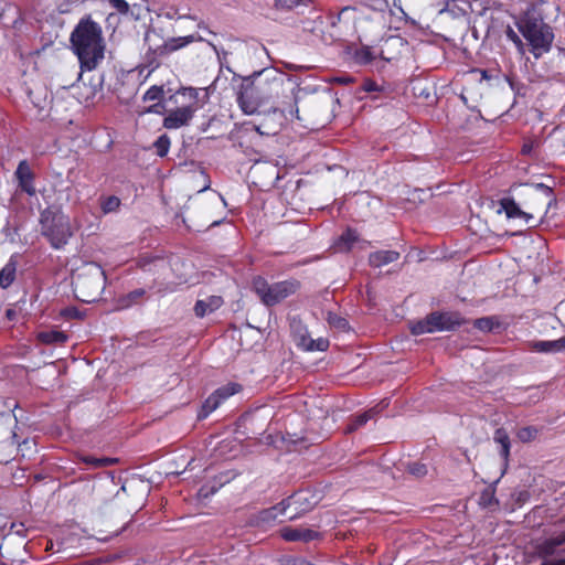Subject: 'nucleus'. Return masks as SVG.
Here are the masks:
<instances>
[{
    "mask_svg": "<svg viewBox=\"0 0 565 565\" xmlns=\"http://www.w3.org/2000/svg\"><path fill=\"white\" fill-rule=\"evenodd\" d=\"M263 73H254L252 76L243 78V82L237 92V103L241 109L246 115H254L258 108L265 104L260 88H264Z\"/></svg>",
    "mask_w": 565,
    "mask_h": 565,
    "instance_id": "39448f33",
    "label": "nucleus"
},
{
    "mask_svg": "<svg viewBox=\"0 0 565 565\" xmlns=\"http://www.w3.org/2000/svg\"><path fill=\"white\" fill-rule=\"evenodd\" d=\"M106 277L96 263H87L72 274V286L76 298L83 302L96 301L105 289Z\"/></svg>",
    "mask_w": 565,
    "mask_h": 565,
    "instance_id": "7ed1b4c3",
    "label": "nucleus"
},
{
    "mask_svg": "<svg viewBox=\"0 0 565 565\" xmlns=\"http://www.w3.org/2000/svg\"><path fill=\"white\" fill-rule=\"evenodd\" d=\"M404 469L415 479H420L427 475L426 465L419 461L407 462L404 465Z\"/></svg>",
    "mask_w": 565,
    "mask_h": 565,
    "instance_id": "7c9ffc66",
    "label": "nucleus"
},
{
    "mask_svg": "<svg viewBox=\"0 0 565 565\" xmlns=\"http://www.w3.org/2000/svg\"><path fill=\"white\" fill-rule=\"evenodd\" d=\"M376 89V85L373 82H365L364 84V90L365 92H372Z\"/></svg>",
    "mask_w": 565,
    "mask_h": 565,
    "instance_id": "de8ad7c7",
    "label": "nucleus"
},
{
    "mask_svg": "<svg viewBox=\"0 0 565 565\" xmlns=\"http://www.w3.org/2000/svg\"><path fill=\"white\" fill-rule=\"evenodd\" d=\"M493 440H494V443L500 445L499 454L503 459L507 460L510 455V447H511L510 438H509L507 430L503 428H498L494 431Z\"/></svg>",
    "mask_w": 565,
    "mask_h": 565,
    "instance_id": "4be33fe9",
    "label": "nucleus"
},
{
    "mask_svg": "<svg viewBox=\"0 0 565 565\" xmlns=\"http://www.w3.org/2000/svg\"><path fill=\"white\" fill-rule=\"evenodd\" d=\"M294 114L298 117V107H296L295 109L294 108L290 109V115H294Z\"/></svg>",
    "mask_w": 565,
    "mask_h": 565,
    "instance_id": "5fc2aeb1",
    "label": "nucleus"
},
{
    "mask_svg": "<svg viewBox=\"0 0 565 565\" xmlns=\"http://www.w3.org/2000/svg\"><path fill=\"white\" fill-rule=\"evenodd\" d=\"M473 327L482 332H491L500 327V322L497 317H482L473 321Z\"/></svg>",
    "mask_w": 565,
    "mask_h": 565,
    "instance_id": "bb28decb",
    "label": "nucleus"
},
{
    "mask_svg": "<svg viewBox=\"0 0 565 565\" xmlns=\"http://www.w3.org/2000/svg\"><path fill=\"white\" fill-rule=\"evenodd\" d=\"M505 35L515 44L518 52L523 55L525 53V43L522 41L519 34L511 26H508L505 30Z\"/></svg>",
    "mask_w": 565,
    "mask_h": 565,
    "instance_id": "f704fd0d",
    "label": "nucleus"
},
{
    "mask_svg": "<svg viewBox=\"0 0 565 565\" xmlns=\"http://www.w3.org/2000/svg\"><path fill=\"white\" fill-rule=\"evenodd\" d=\"M465 322L458 313L452 312H433L425 319L415 322L411 331L415 335L433 333L436 331H449L461 326Z\"/></svg>",
    "mask_w": 565,
    "mask_h": 565,
    "instance_id": "0eeeda50",
    "label": "nucleus"
},
{
    "mask_svg": "<svg viewBox=\"0 0 565 565\" xmlns=\"http://www.w3.org/2000/svg\"><path fill=\"white\" fill-rule=\"evenodd\" d=\"M239 390L241 385L238 384H227L214 391L203 403L202 408L198 414V418L203 419L207 417L221 405V403L237 393Z\"/></svg>",
    "mask_w": 565,
    "mask_h": 565,
    "instance_id": "9b49d317",
    "label": "nucleus"
},
{
    "mask_svg": "<svg viewBox=\"0 0 565 565\" xmlns=\"http://www.w3.org/2000/svg\"><path fill=\"white\" fill-rule=\"evenodd\" d=\"M15 532H17L18 534H22L21 529H18Z\"/></svg>",
    "mask_w": 565,
    "mask_h": 565,
    "instance_id": "4d7b16f0",
    "label": "nucleus"
},
{
    "mask_svg": "<svg viewBox=\"0 0 565 565\" xmlns=\"http://www.w3.org/2000/svg\"><path fill=\"white\" fill-rule=\"evenodd\" d=\"M299 287L296 280H285L269 285L264 278L256 277L253 280V289L260 300L268 307L275 306L295 294Z\"/></svg>",
    "mask_w": 565,
    "mask_h": 565,
    "instance_id": "423d86ee",
    "label": "nucleus"
},
{
    "mask_svg": "<svg viewBox=\"0 0 565 565\" xmlns=\"http://www.w3.org/2000/svg\"><path fill=\"white\" fill-rule=\"evenodd\" d=\"M318 532L307 527H284L281 530V536L286 541L295 542H310L318 537Z\"/></svg>",
    "mask_w": 565,
    "mask_h": 565,
    "instance_id": "2eb2a0df",
    "label": "nucleus"
},
{
    "mask_svg": "<svg viewBox=\"0 0 565 565\" xmlns=\"http://www.w3.org/2000/svg\"><path fill=\"white\" fill-rule=\"evenodd\" d=\"M25 553L24 548L21 546L18 547L17 553H12L11 545L9 542L3 543L0 546V555L2 558L10 562L12 565L20 564L23 562L22 555Z\"/></svg>",
    "mask_w": 565,
    "mask_h": 565,
    "instance_id": "5701e85b",
    "label": "nucleus"
},
{
    "mask_svg": "<svg viewBox=\"0 0 565 565\" xmlns=\"http://www.w3.org/2000/svg\"><path fill=\"white\" fill-rule=\"evenodd\" d=\"M14 174L19 181L21 190L29 195H34L35 188L33 185V172L25 160L19 163Z\"/></svg>",
    "mask_w": 565,
    "mask_h": 565,
    "instance_id": "ddd939ff",
    "label": "nucleus"
},
{
    "mask_svg": "<svg viewBox=\"0 0 565 565\" xmlns=\"http://www.w3.org/2000/svg\"><path fill=\"white\" fill-rule=\"evenodd\" d=\"M154 147L157 149V153L160 156V157H164L168 151H169V147H170V139L167 135H162L160 136L157 141L154 142Z\"/></svg>",
    "mask_w": 565,
    "mask_h": 565,
    "instance_id": "c9c22d12",
    "label": "nucleus"
},
{
    "mask_svg": "<svg viewBox=\"0 0 565 565\" xmlns=\"http://www.w3.org/2000/svg\"><path fill=\"white\" fill-rule=\"evenodd\" d=\"M15 264L10 260L6 266L0 270V287L7 288L9 287L14 278H15Z\"/></svg>",
    "mask_w": 565,
    "mask_h": 565,
    "instance_id": "393cba45",
    "label": "nucleus"
},
{
    "mask_svg": "<svg viewBox=\"0 0 565 565\" xmlns=\"http://www.w3.org/2000/svg\"><path fill=\"white\" fill-rule=\"evenodd\" d=\"M373 60H374V55L371 52V50L367 47L361 49L355 53V61L359 64L365 65V64L371 63Z\"/></svg>",
    "mask_w": 565,
    "mask_h": 565,
    "instance_id": "4c0bfd02",
    "label": "nucleus"
},
{
    "mask_svg": "<svg viewBox=\"0 0 565 565\" xmlns=\"http://www.w3.org/2000/svg\"><path fill=\"white\" fill-rule=\"evenodd\" d=\"M70 42L82 70H95L104 58L105 43L102 28L90 17L79 20L71 33Z\"/></svg>",
    "mask_w": 565,
    "mask_h": 565,
    "instance_id": "f257e3e1",
    "label": "nucleus"
},
{
    "mask_svg": "<svg viewBox=\"0 0 565 565\" xmlns=\"http://www.w3.org/2000/svg\"><path fill=\"white\" fill-rule=\"evenodd\" d=\"M292 334L298 347L306 350L313 343V339L310 338L306 328L300 322L292 323Z\"/></svg>",
    "mask_w": 565,
    "mask_h": 565,
    "instance_id": "412c9836",
    "label": "nucleus"
},
{
    "mask_svg": "<svg viewBox=\"0 0 565 565\" xmlns=\"http://www.w3.org/2000/svg\"><path fill=\"white\" fill-rule=\"evenodd\" d=\"M163 88L161 86L153 85L151 86L143 95V100H160L163 97Z\"/></svg>",
    "mask_w": 565,
    "mask_h": 565,
    "instance_id": "e433bc0d",
    "label": "nucleus"
},
{
    "mask_svg": "<svg viewBox=\"0 0 565 565\" xmlns=\"http://www.w3.org/2000/svg\"><path fill=\"white\" fill-rule=\"evenodd\" d=\"M147 290L145 288H137L128 294L121 295L116 300V308L118 310L128 309L135 305L140 303L146 299Z\"/></svg>",
    "mask_w": 565,
    "mask_h": 565,
    "instance_id": "a211bd4d",
    "label": "nucleus"
},
{
    "mask_svg": "<svg viewBox=\"0 0 565 565\" xmlns=\"http://www.w3.org/2000/svg\"><path fill=\"white\" fill-rule=\"evenodd\" d=\"M116 461H117L116 459L107 458V457L98 458L95 460V467H107V466L113 465Z\"/></svg>",
    "mask_w": 565,
    "mask_h": 565,
    "instance_id": "c03bdc74",
    "label": "nucleus"
},
{
    "mask_svg": "<svg viewBox=\"0 0 565 565\" xmlns=\"http://www.w3.org/2000/svg\"><path fill=\"white\" fill-rule=\"evenodd\" d=\"M398 258L399 253L396 250H377L370 254L369 264L372 267H382L396 262Z\"/></svg>",
    "mask_w": 565,
    "mask_h": 565,
    "instance_id": "6ab92c4d",
    "label": "nucleus"
},
{
    "mask_svg": "<svg viewBox=\"0 0 565 565\" xmlns=\"http://www.w3.org/2000/svg\"><path fill=\"white\" fill-rule=\"evenodd\" d=\"M531 350L540 353H555L559 352L557 340L554 341H532L530 342Z\"/></svg>",
    "mask_w": 565,
    "mask_h": 565,
    "instance_id": "cd10ccee",
    "label": "nucleus"
},
{
    "mask_svg": "<svg viewBox=\"0 0 565 565\" xmlns=\"http://www.w3.org/2000/svg\"><path fill=\"white\" fill-rule=\"evenodd\" d=\"M327 321L331 328H334L339 331H347L349 330V323L345 318L329 311L327 313Z\"/></svg>",
    "mask_w": 565,
    "mask_h": 565,
    "instance_id": "2f4dec72",
    "label": "nucleus"
},
{
    "mask_svg": "<svg viewBox=\"0 0 565 565\" xmlns=\"http://www.w3.org/2000/svg\"><path fill=\"white\" fill-rule=\"evenodd\" d=\"M303 1L305 0H275V6L279 9L291 10L303 3Z\"/></svg>",
    "mask_w": 565,
    "mask_h": 565,
    "instance_id": "58836bf2",
    "label": "nucleus"
},
{
    "mask_svg": "<svg viewBox=\"0 0 565 565\" xmlns=\"http://www.w3.org/2000/svg\"><path fill=\"white\" fill-rule=\"evenodd\" d=\"M376 414V408H371L363 414L352 416L349 425L345 428V433L355 431L360 427L364 426L370 419L374 418Z\"/></svg>",
    "mask_w": 565,
    "mask_h": 565,
    "instance_id": "aec40b11",
    "label": "nucleus"
},
{
    "mask_svg": "<svg viewBox=\"0 0 565 565\" xmlns=\"http://www.w3.org/2000/svg\"><path fill=\"white\" fill-rule=\"evenodd\" d=\"M536 550L543 557L542 565H565V558L559 557L565 554V531L545 539Z\"/></svg>",
    "mask_w": 565,
    "mask_h": 565,
    "instance_id": "6e6552de",
    "label": "nucleus"
},
{
    "mask_svg": "<svg viewBox=\"0 0 565 565\" xmlns=\"http://www.w3.org/2000/svg\"><path fill=\"white\" fill-rule=\"evenodd\" d=\"M542 200H543V199H541V200L535 199V202H537V203H535L534 209H536V210H542V209H544V207H545V206H542V205H541Z\"/></svg>",
    "mask_w": 565,
    "mask_h": 565,
    "instance_id": "864d4df0",
    "label": "nucleus"
},
{
    "mask_svg": "<svg viewBox=\"0 0 565 565\" xmlns=\"http://www.w3.org/2000/svg\"><path fill=\"white\" fill-rule=\"evenodd\" d=\"M500 205L501 209L499 210V212L504 211L509 218L520 217L523 218L525 223L530 225L534 221L533 214L522 211L512 199H502Z\"/></svg>",
    "mask_w": 565,
    "mask_h": 565,
    "instance_id": "f3484780",
    "label": "nucleus"
},
{
    "mask_svg": "<svg viewBox=\"0 0 565 565\" xmlns=\"http://www.w3.org/2000/svg\"><path fill=\"white\" fill-rule=\"evenodd\" d=\"M537 434H539V429L536 427L526 426V427L520 428L518 430L516 436L522 443H530L536 438Z\"/></svg>",
    "mask_w": 565,
    "mask_h": 565,
    "instance_id": "473e14b6",
    "label": "nucleus"
},
{
    "mask_svg": "<svg viewBox=\"0 0 565 565\" xmlns=\"http://www.w3.org/2000/svg\"><path fill=\"white\" fill-rule=\"evenodd\" d=\"M216 491V488L215 487H209L207 484L206 486H203L200 491H199V494L200 497L202 498H207L209 495H212L214 494Z\"/></svg>",
    "mask_w": 565,
    "mask_h": 565,
    "instance_id": "a18cd8bd",
    "label": "nucleus"
},
{
    "mask_svg": "<svg viewBox=\"0 0 565 565\" xmlns=\"http://www.w3.org/2000/svg\"><path fill=\"white\" fill-rule=\"evenodd\" d=\"M222 305L223 299L221 296H207L204 299H199L194 306L195 316L203 318L221 308Z\"/></svg>",
    "mask_w": 565,
    "mask_h": 565,
    "instance_id": "dca6fc26",
    "label": "nucleus"
},
{
    "mask_svg": "<svg viewBox=\"0 0 565 565\" xmlns=\"http://www.w3.org/2000/svg\"><path fill=\"white\" fill-rule=\"evenodd\" d=\"M372 10L384 12L388 8L386 0H370L367 4Z\"/></svg>",
    "mask_w": 565,
    "mask_h": 565,
    "instance_id": "a19ab883",
    "label": "nucleus"
},
{
    "mask_svg": "<svg viewBox=\"0 0 565 565\" xmlns=\"http://www.w3.org/2000/svg\"><path fill=\"white\" fill-rule=\"evenodd\" d=\"M530 186L544 196L541 202L542 206H551V204L555 201L551 186L543 183H532Z\"/></svg>",
    "mask_w": 565,
    "mask_h": 565,
    "instance_id": "c85d7f7f",
    "label": "nucleus"
},
{
    "mask_svg": "<svg viewBox=\"0 0 565 565\" xmlns=\"http://www.w3.org/2000/svg\"><path fill=\"white\" fill-rule=\"evenodd\" d=\"M41 233L55 249L64 247L73 235L70 217L58 209L47 207L41 212Z\"/></svg>",
    "mask_w": 565,
    "mask_h": 565,
    "instance_id": "20e7f679",
    "label": "nucleus"
},
{
    "mask_svg": "<svg viewBox=\"0 0 565 565\" xmlns=\"http://www.w3.org/2000/svg\"><path fill=\"white\" fill-rule=\"evenodd\" d=\"M110 6L120 13L129 11V4L125 0H109Z\"/></svg>",
    "mask_w": 565,
    "mask_h": 565,
    "instance_id": "79ce46f5",
    "label": "nucleus"
},
{
    "mask_svg": "<svg viewBox=\"0 0 565 565\" xmlns=\"http://www.w3.org/2000/svg\"><path fill=\"white\" fill-rule=\"evenodd\" d=\"M97 458H94V457H85L83 460L86 462V463H89V465H93L95 466V460Z\"/></svg>",
    "mask_w": 565,
    "mask_h": 565,
    "instance_id": "603ef678",
    "label": "nucleus"
},
{
    "mask_svg": "<svg viewBox=\"0 0 565 565\" xmlns=\"http://www.w3.org/2000/svg\"><path fill=\"white\" fill-rule=\"evenodd\" d=\"M559 352L565 351V335L557 340Z\"/></svg>",
    "mask_w": 565,
    "mask_h": 565,
    "instance_id": "8fccbe9b",
    "label": "nucleus"
},
{
    "mask_svg": "<svg viewBox=\"0 0 565 565\" xmlns=\"http://www.w3.org/2000/svg\"><path fill=\"white\" fill-rule=\"evenodd\" d=\"M350 81H351V78H349V77H337L335 78V82L341 83V84H347Z\"/></svg>",
    "mask_w": 565,
    "mask_h": 565,
    "instance_id": "3c124183",
    "label": "nucleus"
},
{
    "mask_svg": "<svg viewBox=\"0 0 565 565\" xmlns=\"http://www.w3.org/2000/svg\"><path fill=\"white\" fill-rule=\"evenodd\" d=\"M263 73L264 88H260L258 92L262 95L265 104L271 100L274 97L279 95V92L282 89V81L276 76L269 77L267 71H260Z\"/></svg>",
    "mask_w": 565,
    "mask_h": 565,
    "instance_id": "4468645a",
    "label": "nucleus"
},
{
    "mask_svg": "<svg viewBox=\"0 0 565 565\" xmlns=\"http://www.w3.org/2000/svg\"><path fill=\"white\" fill-rule=\"evenodd\" d=\"M286 441L292 445L303 444L307 441L306 437L298 436L297 434L287 433Z\"/></svg>",
    "mask_w": 565,
    "mask_h": 565,
    "instance_id": "37998d69",
    "label": "nucleus"
},
{
    "mask_svg": "<svg viewBox=\"0 0 565 565\" xmlns=\"http://www.w3.org/2000/svg\"><path fill=\"white\" fill-rule=\"evenodd\" d=\"M495 490L492 487H487L479 497V504L486 509H494L499 502L495 498Z\"/></svg>",
    "mask_w": 565,
    "mask_h": 565,
    "instance_id": "a878e982",
    "label": "nucleus"
},
{
    "mask_svg": "<svg viewBox=\"0 0 565 565\" xmlns=\"http://www.w3.org/2000/svg\"><path fill=\"white\" fill-rule=\"evenodd\" d=\"M17 316V312L14 309H8L6 311V317L9 319V320H13L14 317Z\"/></svg>",
    "mask_w": 565,
    "mask_h": 565,
    "instance_id": "09e8293b",
    "label": "nucleus"
},
{
    "mask_svg": "<svg viewBox=\"0 0 565 565\" xmlns=\"http://www.w3.org/2000/svg\"><path fill=\"white\" fill-rule=\"evenodd\" d=\"M100 206L105 214L111 213L119 209L120 200H119V198H117L115 195L107 196L102 200Z\"/></svg>",
    "mask_w": 565,
    "mask_h": 565,
    "instance_id": "72a5a7b5",
    "label": "nucleus"
},
{
    "mask_svg": "<svg viewBox=\"0 0 565 565\" xmlns=\"http://www.w3.org/2000/svg\"><path fill=\"white\" fill-rule=\"evenodd\" d=\"M302 501H307V498L302 493H295L294 495L289 497L286 500H282L278 504L259 512L258 520L259 522L263 523H271L276 521L279 515L285 514L287 509L295 505L296 512L289 516V519L292 520L297 518L299 511H305L308 509L301 507Z\"/></svg>",
    "mask_w": 565,
    "mask_h": 565,
    "instance_id": "1a4fd4ad",
    "label": "nucleus"
},
{
    "mask_svg": "<svg viewBox=\"0 0 565 565\" xmlns=\"http://www.w3.org/2000/svg\"><path fill=\"white\" fill-rule=\"evenodd\" d=\"M329 347V341L324 338H318L313 340V343L310 348H307L306 351H326Z\"/></svg>",
    "mask_w": 565,
    "mask_h": 565,
    "instance_id": "ea45409f",
    "label": "nucleus"
},
{
    "mask_svg": "<svg viewBox=\"0 0 565 565\" xmlns=\"http://www.w3.org/2000/svg\"><path fill=\"white\" fill-rule=\"evenodd\" d=\"M529 151V147L524 146L523 147V152H527Z\"/></svg>",
    "mask_w": 565,
    "mask_h": 565,
    "instance_id": "6e6d98bb",
    "label": "nucleus"
},
{
    "mask_svg": "<svg viewBox=\"0 0 565 565\" xmlns=\"http://www.w3.org/2000/svg\"><path fill=\"white\" fill-rule=\"evenodd\" d=\"M195 111L196 108L194 106H184L171 110L163 119V127L167 129H178L186 126Z\"/></svg>",
    "mask_w": 565,
    "mask_h": 565,
    "instance_id": "f8f14e48",
    "label": "nucleus"
},
{
    "mask_svg": "<svg viewBox=\"0 0 565 565\" xmlns=\"http://www.w3.org/2000/svg\"><path fill=\"white\" fill-rule=\"evenodd\" d=\"M194 40V35H188L180 38H171L168 41H163L161 44H158L160 38L156 31L147 32L145 38L149 51H152L157 55H167L192 43Z\"/></svg>",
    "mask_w": 565,
    "mask_h": 565,
    "instance_id": "9d476101",
    "label": "nucleus"
},
{
    "mask_svg": "<svg viewBox=\"0 0 565 565\" xmlns=\"http://www.w3.org/2000/svg\"><path fill=\"white\" fill-rule=\"evenodd\" d=\"M359 235L354 230L348 228L340 237L337 243V247L340 252H348L352 248L353 244L358 242Z\"/></svg>",
    "mask_w": 565,
    "mask_h": 565,
    "instance_id": "b1692460",
    "label": "nucleus"
},
{
    "mask_svg": "<svg viewBox=\"0 0 565 565\" xmlns=\"http://www.w3.org/2000/svg\"><path fill=\"white\" fill-rule=\"evenodd\" d=\"M63 315L68 318H77L79 317V312L76 308H67L63 311Z\"/></svg>",
    "mask_w": 565,
    "mask_h": 565,
    "instance_id": "49530a36",
    "label": "nucleus"
},
{
    "mask_svg": "<svg viewBox=\"0 0 565 565\" xmlns=\"http://www.w3.org/2000/svg\"><path fill=\"white\" fill-rule=\"evenodd\" d=\"M39 340L43 343H64L67 340V335L60 331H45L39 333Z\"/></svg>",
    "mask_w": 565,
    "mask_h": 565,
    "instance_id": "c756f323",
    "label": "nucleus"
},
{
    "mask_svg": "<svg viewBox=\"0 0 565 565\" xmlns=\"http://www.w3.org/2000/svg\"><path fill=\"white\" fill-rule=\"evenodd\" d=\"M516 26L526 41L525 50L527 49L536 60L551 51L554 32L537 10L532 8L525 11L518 19Z\"/></svg>",
    "mask_w": 565,
    "mask_h": 565,
    "instance_id": "f03ea898",
    "label": "nucleus"
}]
</instances>
